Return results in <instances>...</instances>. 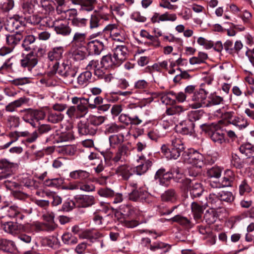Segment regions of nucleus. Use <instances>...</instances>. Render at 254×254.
Masks as SVG:
<instances>
[{
  "instance_id": "1",
  "label": "nucleus",
  "mask_w": 254,
  "mask_h": 254,
  "mask_svg": "<svg viewBox=\"0 0 254 254\" xmlns=\"http://www.w3.org/2000/svg\"><path fill=\"white\" fill-rule=\"evenodd\" d=\"M184 149L185 146L182 139L180 137L176 136L172 137L169 148L165 144L161 147L162 152L169 159H177Z\"/></svg>"
},
{
  "instance_id": "2",
  "label": "nucleus",
  "mask_w": 254,
  "mask_h": 254,
  "mask_svg": "<svg viewBox=\"0 0 254 254\" xmlns=\"http://www.w3.org/2000/svg\"><path fill=\"white\" fill-rule=\"evenodd\" d=\"M56 73L64 78H71L76 74L75 70L71 68L68 61L64 62L61 65H59V62L53 64L48 75L52 76Z\"/></svg>"
},
{
  "instance_id": "3",
  "label": "nucleus",
  "mask_w": 254,
  "mask_h": 254,
  "mask_svg": "<svg viewBox=\"0 0 254 254\" xmlns=\"http://www.w3.org/2000/svg\"><path fill=\"white\" fill-rule=\"evenodd\" d=\"M203 129L206 131L210 132V137L214 142L221 144L225 141L223 131L216 123L204 124Z\"/></svg>"
},
{
  "instance_id": "4",
  "label": "nucleus",
  "mask_w": 254,
  "mask_h": 254,
  "mask_svg": "<svg viewBox=\"0 0 254 254\" xmlns=\"http://www.w3.org/2000/svg\"><path fill=\"white\" fill-rule=\"evenodd\" d=\"M208 92L202 88L196 90L191 96L190 107L192 109L206 107Z\"/></svg>"
},
{
  "instance_id": "5",
  "label": "nucleus",
  "mask_w": 254,
  "mask_h": 254,
  "mask_svg": "<svg viewBox=\"0 0 254 254\" xmlns=\"http://www.w3.org/2000/svg\"><path fill=\"white\" fill-rule=\"evenodd\" d=\"M235 180V174L233 171L227 169L224 172L221 182L210 181V186L213 188H221L232 187Z\"/></svg>"
},
{
  "instance_id": "6",
  "label": "nucleus",
  "mask_w": 254,
  "mask_h": 254,
  "mask_svg": "<svg viewBox=\"0 0 254 254\" xmlns=\"http://www.w3.org/2000/svg\"><path fill=\"white\" fill-rule=\"evenodd\" d=\"M103 31L109 33L114 41L123 42L126 40L125 31L116 24H109L104 28Z\"/></svg>"
},
{
  "instance_id": "7",
  "label": "nucleus",
  "mask_w": 254,
  "mask_h": 254,
  "mask_svg": "<svg viewBox=\"0 0 254 254\" xmlns=\"http://www.w3.org/2000/svg\"><path fill=\"white\" fill-rule=\"evenodd\" d=\"M129 200L133 201H140L150 203L153 201V198L146 190L139 188L137 190H132L128 194Z\"/></svg>"
},
{
  "instance_id": "8",
  "label": "nucleus",
  "mask_w": 254,
  "mask_h": 254,
  "mask_svg": "<svg viewBox=\"0 0 254 254\" xmlns=\"http://www.w3.org/2000/svg\"><path fill=\"white\" fill-rule=\"evenodd\" d=\"M53 130V128L50 125L39 124L37 130L33 132L31 135L26 138V141L28 143L34 142L40 135L51 133Z\"/></svg>"
},
{
  "instance_id": "9",
  "label": "nucleus",
  "mask_w": 254,
  "mask_h": 254,
  "mask_svg": "<svg viewBox=\"0 0 254 254\" xmlns=\"http://www.w3.org/2000/svg\"><path fill=\"white\" fill-rule=\"evenodd\" d=\"M77 207L86 208L95 203V198L91 195L79 194L74 196Z\"/></svg>"
},
{
  "instance_id": "10",
  "label": "nucleus",
  "mask_w": 254,
  "mask_h": 254,
  "mask_svg": "<svg viewBox=\"0 0 254 254\" xmlns=\"http://www.w3.org/2000/svg\"><path fill=\"white\" fill-rule=\"evenodd\" d=\"M77 128L79 133L82 135H93L97 132L96 129L89 123L87 119L80 121L77 124Z\"/></svg>"
},
{
  "instance_id": "11",
  "label": "nucleus",
  "mask_w": 254,
  "mask_h": 254,
  "mask_svg": "<svg viewBox=\"0 0 254 254\" xmlns=\"http://www.w3.org/2000/svg\"><path fill=\"white\" fill-rule=\"evenodd\" d=\"M14 164L5 159L0 160V179L8 178L12 173V169L14 167Z\"/></svg>"
},
{
  "instance_id": "12",
  "label": "nucleus",
  "mask_w": 254,
  "mask_h": 254,
  "mask_svg": "<svg viewBox=\"0 0 254 254\" xmlns=\"http://www.w3.org/2000/svg\"><path fill=\"white\" fill-rule=\"evenodd\" d=\"M53 27L57 34L64 36H69L72 31L71 28L66 22L55 21L53 23Z\"/></svg>"
},
{
  "instance_id": "13",
  "label": "nucleus",
  "mask_w": 254,
  "mask_h": 254,
  "mask_svg": "<svg viewBox=\"0 0 254 254\" xmlns=\"http://www.w3.org/2000/svg\"><path fill=\"white\" fill-rule=\"evenodd\" d=\"M38 62L37 57L33 52L27 54L20 61V64L23 67H27L29 70L35 66Z\"/></svg>"
},
{
  "instance_id": "14",
  "label": "nucleus",
  "mask_w": 254,
  "mask_h": 254,
  "mask_svg": "<svg viewBox=\"0 0 254 254\" xmlns=\"http://www.w3.org/2000/svg\"><path fill=\"white\" fill-rule=\"evenodd\" d=\"M104 47L103 43L98 40H92L87 44L89 53L92 55H99L104 50Z\"/></svg>"
},
{
  "instance_id": "15",
  "label": "nucleus",
  "mask_w": 254,
  "mask_h": 254,
  "mask_svg": "<svg viewBox=\"0 0 254 254\" xmlns=\"http://www.w3.org/2000/svg\"><path fill=\"white\" fill-rule=\"evenodd\" d=\"M194 124L190 121H184L177 126L178 131L184 135H191L194 132Z\"/></svg>"
},
{
  "instance_id": "16",
  "label": "nucleus",
  "mask_w": 254,
  "mask_h": 254,
  "mask_svg": "<svg viewBox=\"0 0 254 254\" xmlns=\"http://www.w3.org/2000/svg\"><path fill=\"white\" fill-rule=\"evenodd\" d=\"M128 49L125 46H118L114 50L113 56L119 65H120L127 58Z\"/></svg>"
},
{
  "instance_id": "17",
  "label": "nucleus",
  "mask_w": 254,
  "mask_h": 254,
  "mask_svg": "<svg viewBox=\"0 0 254 254\" xmlns=\"http://www.w3.org/2000/svg\"><path fill=\"white\" fill-rule=\"evenodd\" d=\"M64 47L63 46L55 47L48 53V59L54 63L59 62L63 56Z\"/></svg>"
},
{
  "instance_id": "18",
  "label": "nucleus",
  "mask_w": 254,
  "mask_h": 254,
  "mask_svg": "<svg viewBox=\"0 0 254 254\" xmlns=\"http://www.w3.org/2000/svg\"><path fill=\"white\" fill-rule=\"evenodd\" d=\"M243 47V44L240 41H236L234 45L232 41L228 40L224 44V48L225 51L229 54L232 55L238 54Z\"/></svg>"
},
{
  "instance_id": "19",
  "label": "nucleus",
  "mask_w": 254,
  "mask_h": 254,
  "mask_svg": "<svg viewBox=\"0 0 254 254\" xmlns=\"http://www.w3.org/2000/svg\"><path fill=\"white\" fill-rule=\"evenodd\" d=\"M129 154V148L125 145H121L119 147L115 156L112 158V160L115 162L125 161L127 157Z\"/></svg>"
},
{
  "instance_id": "20",
  "label": "nucleus",
  "mask_w": 254,
  "mask_h": 254,
  "mask_svg": "<svg viewBox=\"0 0 254 254\" xmlns=\"http://www.w3.org/2000/svg\"><path fill=\"white\" fill-rule=\"evenodd\" d=\"M117 174L121 176L123 180H127L134 173L135 169L127 165L119 166L116 171Z\"/></svg>"
},
{
  "instance_id": "21",
  "label": "nucleus",
  "mask_w": 254,
  "mask_h": 254,
  "mask_svg": "<svg viewBox=\"0 0 254 254\" xmlns=\"http://www.w3.org/2000/svg\"><path fill=\"white\" fill-rule=\"evenodd\" d=\"M5 36L6 44L10 48H12L13 50L23 38L22 34L20 32H16L12 34H6Z\"/></svg>"
},
{
  "instance_id": "22",
  "label": "nucleus",
  "mask_w": 254,
  "mask_h": 254,
  "mask_svg": "<svg viewBox=\"0 0 254 254\" xmlns=\"http://www.w3.org/2000/svg\"><path fill=\"white\" fill-rule=\"evenodd\" d=\"M206 207L204 205V203H202L201 205L199 204L197 202H193L191 204V212L193 216L194 219L198 223L200 222L202 218V215L203 211Z\"/></svg>"
},
{
  "instance_id": "23",
  "label": "nucleus",
  "mask_w": 254,
  "mask_h": 254,
  "mask_svg": "<svg viewBox=\"0 0 254 254\" xmlns=\"http://www.w3.org/2000/svg\"><path fill=\"white\" fill-rule=\"evenodd\" d=\"M203 156L196 151L190 153L188 162L196 167L201 168L203 164Z\"/></svg>"
},
{
  "instance_id": "24",
  "label": "nucleus",
  "mask_w": 254,
  "mask_h": 254,
  "mask_svg": "<svg viewBox=\"0 0 254 254\" xmlns=\"http://www.w3.org/2000/svg\"><path fill=\"white\" fill-rule=\"evenodd\" d=\"M16 250L15 243L10 240L0 239V250L5 253H12Z\"/></svg>"
},
{
  "instance_id": "25",
  "label": "nucleus",
  "mask_w": 254,
  "mask_h": 254,
  "mask_svg": "<svg viewBox=\"0 0 254 254\" xmlns=\"http://www.w3.org/2000/svg\"><path fill=\"white\" fill-rule=\"evenodd\" d=\"M25 116L34 118L37 121L43 120L46 117L45 113L42 110H33L31 108L25 109L20 111Z\"/></svg>"
},
{
  "instance_id": "26",
  "label": "nucleus",
  "mask_w": 254,
  "mask_h": 254,
  "mask_svg": "<svg viewBox=\"0 0 254 254\" xmlns=\"http://www.w3.org/2000/svg\"><path fill=\"white\" fill-rule=\"evenodd\" d=\"M207 202L204 203V205L211 208V209H215L220 208L221 203L218 196V193H210L209 196L206 197Z\"/></svg>"
},
{
  "instance_id": "27",
  "label": "nucleus",
  "mask_w": 254,
  "mask_h": 254,
  "mask_svg": "<svg viewBox=\"0 0 254 254\" xmlns=\"http://www.w3.org/2000/svg\"><path fill=\"white\" fill-rule=\"evenodd\" d=\"M139 159L141 160V164L137 165L135 169V173L138 175H141L147 172L152 166V162L149 160H144L143 156H140Z\"/></svg>"
},
{
  "instance_id": "28",
  "label": "nucleus",
  "mask_w": 254,
  "mask_h": 254,
  "mask_svg": "<svg viewBox=\"0 0 254 254\" xmlns=\"http://www.w3.org/2000/svg\"><path fill=\"white\" fill-rule=\"evenodd\" d=\"M3 230L6 233L15 235L18 234L22 228V226L13 222H7L2 226Z\"/></svg>"
},
{
  "instance_id": "29",
  "label": "nucleus",
  "mask_w": 254,
  "mask_h": 254,
  "mask_svg": "<svg viewBox=\"0 0 254 254\" xmlns=\"http://www.w3.org/2000/svg\"><path fill=\"white\" fill-rule=\"evenodd\" d=\"M92 72L86 71L82 72L77 77V83L81 87H85L91 82Z\"/></svg>"
},
{
  "instance_id": "30",
  "label": "nucleus",
  "mask_w": 254,
  "mask_h": 254,
  "mask_svg": "<svg viewBox=\"0 0 254 254\" xmlns=\"http://www.w3.org/2000/svg\"><path fill=\"white\" fill-rule=\"evenodd\" d=\"M101 64L103 68L107 69L112 67L113 66H119L116 60L115 59L114 56L107 55L102 57L101 60Z\"/></svg>"
},
{
  "instance_id": "31",
  "label": "nucleus",
  "mask_w": 254,
  "mask_h": 254,
  "mask_svg": "<svg viewBox=\"0 0 254 254\" xmlns=\"http://www.w3.org/2000/svg\"><path fill=\"white\" fill-rule=\"evenodd\" d=\"M4 209L7 212V215L10 218H16L22 220L24 217L20 213V208L15 205L7 206Z\"/></svg>"
},
{
  "instance_id": "32",
  "label": "nucleus",
  "mask_w": 254,
  "mask_h": 254,
  "mask_svg": "<svg viewBox=\"0 0 254 254\" xmlns=\"http://www.w3.org/2000/svg\"><path fill=\"white\" fill-rule=\"evenodd\" d=\"M90 176V173L85 170H77L71 172L69 177L73 180L83 181L88 179Z\"/></svg>"
},
{
  "instance_id": "33",
  "label": "nucleus",
  "mask_w": 254,
  "mask_h": 254,
  "mask_svg": "<svg viewBox=\"0 0 254 254\" xmlns=\"http://www.w3.org/2000/svg\"><path fill=\"white\" fill-rule=\"evenodd\" d=\"M21 26H23L19 20L14 18H10L6 20L4 28L6 30L12 32Z\"/></svg>"
},
{
  "instance_id": "34",
  "label": "nucleus",
  "mask_w": 254,
  "mask_h": 254,
  "mask_svg": "<svg viewBox=\"0 0 254 254\" xmlns=\"http://www.w3.org/2000/svg\"><path fill=\"white\" fill-rule=\"evenodd\" d=\"M161 197L163 201L173 202L177 199L178 195L175 190L171 189L163 193Z\"/></svg>"
},
{
  "instance_id": "35",
  "label": "nucleus",
  "mask_w": 254,
  "mask_h": 254,
  "mask_svg": "<svg viewBox=\"0 0 254 254\" xmlns=\"http://www.w3.org/2000/svg\"><path fill=\"white\" fill-rule=\"evenodd\" d=\"M86 34L84 32L74 33L71 43L76 45H83L86 43Z\"/></svg>"
},
{
  "instance_id": "36",
  "label": "nucleus",
  "mask_w": 254,
  "mask_h": 254,
  "mask_svg": "<svg viewBox=\"0 0 254 254\" xmlns=\"http://www.w3.org/2000/svg\"><path fill=\"white\" fill-rule=\"evenodd\" d=\"M87 119L89 120V123L92 124L97 131V127L105 121L107 117L103 116L90 115Z\"/></svg>"
},
{
  "instance_id": "37",
  "label": "nucleus",
  "mask_w": 254,
  "mask_h": 254,
  "mask_svg": "<svg viewBox=\"0 0 254 254\" xmlns=\"http://www.w3.org/2000/svg\"><path fill=\"white\" fill-rule=\"evenodd\" d=\"M35 37L32 35H28L24 38L21 45L23 49L27 52L33 49V44L35 42Z\"/></svg>"
},
{
  "instance_id": "38",
  "label": "nucleus",
  "mask_w": 254,
  "mask_h": 254,
  "mask_svg": "<svg viewBox=\"0 0 254 254\" xmlns=\"http://www.w3.org/2000/svg\"><path fill=\"white\" fill-rule=\"evenodd\" d=\"M125 126L123 125H119L115 123H112L106 125L105 133L106 134L117 133L125 129Z\"/></svg>"
},
{
  "instance_id": "39",
  "label": "nucleus",
  "mask_w": 254,
  "mask_h": 254,
  "mask_svg": "<svg viewBox=\"0 0 254 254\" xmlns=\"http://www.w3.org/2000/svg\"><path fill=\"white\" fill-rule=\"evenodd\" d=\"M97 2V0H82L80 10L91 11L94 9Z\"/></svg>"
},
{
  "instance_id": "40",
  "label": "nucleus",
  "mask_w": 254,
  "mask_h": 254,
  "mask_svg": "<svg viewBox=\"0 0 254 254\" xmlns=\"http://www.w3.org/2000/svg\"><path fill=\"white\" fill-rule=\"evenodd\" d=\"M217 218L216 212L213 209L207 210L204 215V219L208 224L214 223L216 221Z\"/></svg>"
},
{
  "instance_id": "41",
  "label": "nucleus",
  "mask_w": 254,
  "mask_h": 254,
  "mask_svg": "<svg viewBox=\"0 0 254 254\" xmlns=\"http://www.w3.org/2000/svg\"><path fill=\"white\" fill-rule=\"evenodd\" d=\"M190 190L192 196L196 197L201 195L203 191V189L200 183L193 182Z\"/></svg>"
},
{
  "instance_id": "42",
  "label": "nucleus",
  "mask_w": 254,
  "mask_h": 254,
  "mask_svg": "<svg viewBox=\"0 0 254 254\" xmlns=\"http://www.w3.org/2000/svg\"><path fill=\"white\" fill-rule=\"evenodd\" d=\"M252 190L246 179H243L239 185V192L241 195L250 192Z\"/></svg>"
},
{
  "instance_id": "43",
  "label": "nucleus",
  "mask_w": 254,
  "mask_h": 254,
  "mask_svg": "<svg viewBox=\"0 0 254 254\" xmlns=\"http://www.w3.org/2000/svg\"><path fill=\"white\" fill-rule=\"evenodd\" d=\"M102 18L100 14H92L89 19V28L91 30L98 28L101 23L100 21Z\"/></svg>"
},
{
  "instance_id": "44",
  "label": "nucleus",
  "mask_w": 254,
  "mask_h": 254,
  "mask_svg": "<svg viewBox=\"0 0 254 254\" xmlns=\"http://www.w3.org/2000/svg\"><path fill=\"white\" fill-rule=\"evenodd\" d=\"M88 23L87 18L75 17L71 19V23L73 27L77 28H83L87 26Z\"/></svg>"
},
{
  "instance_id": "45",
  "label": "nucleus",
  "mask_w": 254,
  "mask_h": 254,
  "mask_svg": "<svg viewBox=\"0 0 254 254\" xmlns=\"http://www.w3.org/2000/svg\"><path fill=\"white\" fill-rule=\"evenodd\" d=\"M20 118L16 116H9L6 119V125L10 128H14L19 127Z\"/></svg>"
},
{
  "instance_id": "46",
  "label": "nucleus",
  "mask_w": 254,
  "mask_h": 254,
  "mask_svg": "<svg viewBox=\"0 0 254 254\" xmlns=\"http://www.w3.org/2000/svg\"><path fill=\"white\" fill-rule=\"evenodd\" d=\"M222 169L217 166L208 168L207 170V176L210 178H219L221 175Z\"/></svg>"
},
{
  "instance_id": "47",
  "label": "nucleus",
  "mask_w": 254,
  "mask_h": 254,
  "mask_svg": "<svg viewBox=\"0 0 254 254\" xmlns=\"http://www.w3.org/2000/svg\"><path fill=\"white\" fill-rule=\"evenodd\" d=\"M240 152L246 156L254 155V146L250 143H246L240 146Z\"/></svg>"
},
{
  "instance_id": "48",
  "label": "nucleus",
  "mask_w": 254,
  "mask_h": 254,
  "mask_svg": "<svg viewBox=\"0 0 254 254\" xmlns=\"http://www.w3.org/2000/svg\"><path fill=\"white\" fill-rule=\"evenodd\" d=\"M218 194L221 202L222 201L231 202L235 198L232 192L228 191H221L218 192Z\"/></svg>"
},
{
  "instance_id": "49",
  "label": "nucleus",
  "mask_w": 254,
  "mask_h": 254,
  "mask_svg": "<svg viewBox=\"0 0 254 254\" xmlns=\"http://www.w3.org/2000/svg\"><path fill=\"white\" fill-rule=\"evenodd\" d=\"M62 241L64 244L67 245H74L76 244L78 240L69 233H66L62 236Z\"/></svg>"
},
{
  "instance_id": "50",
  "label": "nucleus",
  "mask_w": 254,
  "mask_h": 254,
  "mask_svg": "<svg viewBox=\"0 0 254 254\" xmlns=\"http://www.w3.org/2000/svg\"><path fill=\"white\" fill-rule=\"evenodd\" d=\"M223 101V99L219 96L212 95L207 98L206 107H210L212 106L220 104Z\"/></svg>"
},
{
  "instance_id": "51",
  "label": "nucleus",
  "mask_w": 254,
  "mask_h": 254,
  "mask_svg": "<svg viewBox=\"0 0 254 254\" xmlns=\"http://www.w3.org/2000/svg\"><path fill=\"white\" fill-rule=\"evenodd\" d=\"M64 118V115L60 113H54L51 112L48 116V120L49 122L55 124L57 123Z\"/></svg>"
},
{
  "instance_id": "52",
  "label": "nucleus",
  "mask_w": 254,
  "mask_h": 254,
  "mask_svg": "<svg viewBox=\"0 0 254 254\" xmlns=\"http://www.w3.org/2000/svg\"><path fill=\"white\" fill-rule=\"evenodd\" d=\"M109 142L110 145L115 147V145L122 143L124 141V135L122 134L112 135L109 137Z\"/></svg>"
},
{
  "instance_id": "53",
  "label": "nucleus",
  "mask_w": 254,
  "mask_h": 254,
  "mask_svg": "<svg viewBox=\"0 0 254 254\" xmlns=\"http://www.w3.org/2000/svg\"><path fill=\"white\" fill-rule=\"evenodd\" d=\"M97 193L101 197L106 198L112 197L115 195V192L113 190L108 188H103L100 189Z\"/></svg>"
},
{
  "instance_id": "54",
  "label": "nucleus",
  "mask_w": 254,
  "mask_h": 254,
  "mask_svg": "<svg viewBox=\"0 0 254 254\" xmlns=\"http://www.w3.org/2000/svg\"><path fill=\"white\" fill-rule=\"evenodd\" d=\"M48 196L49 200L51 201L52 205L53 206H57L62 202V198L56 193H50Z\"/></svg>"
},
{
  "instance_id": "55",
  "label": "nucleus",
  "mask_w": 254,
  "mask_h": 254,
  "mask_svg": "<svg viewBox=\"0 0 254 254\" xmlns=\"http://www.w3.org/2000/svg\"><path fill=\"white\" fill-rule=\"evenodd\" d=\"M172 179H173L175 181L177 182L180 183L181 181V180L183 179L184 175L183 173H181L180 169L178 167H173L171 170Z\"/></svg>"
},
{
  "instance_id": "56",
  "label": "nucleus",
  "mask_w": 254,
  "mask_h": 254,
  "mask_svg": "<svg viewBox=\"0 0 254 254\" xmlns=\"http://www.w3.org/2000/svg\"><path fill=\"white\" fill-rule=\"evenodd\" d=\"M232 124L234 126L239 127L240 129L245 128L248 125L247 121L236 116H235L234 119L232 120Z\"/></svg>"
},
{
  "instance_id": "57",
  "label": "nucleus",
  "mask_w": 254,
  "mask_h": 254,
  "mask_svg": "<svg viewBox=\"0 0 254 254\" xmlns=\"http://www.w3.org/2000/svg\"><path fill=\"white\" fill-rule=\"evenodd\" d=\"M20 183L21 185L28 189H32L35 187L36 182L33 179L26 177L20 179Z\"/></svg>"
},
{
  "instance_id": "58",
  "label": "nucleus",
  "mask_w": 254,
  "mask_h": 254,
  "mask_svg": "<svg viewBox=\"0 0 254 254\" xmlns=\"http://www.w3.org/2000/svg\"><path fill=\"white\" fill-rule=\"evenodd\" d=\"M79 189L83 191L92 192L95 190V187L94 185L90 183L79 182Z\"/></svg>"
},
{
  "instance_id": "59",
  "label": "nucleus",
  "mask_w": 254,
  "mask_h": 254,
  "mask_svg": "<svg viewBox=\"0 0 254 254\" xmlns=\"http://www.w3.org/2000/svg\"><path fill=\"white\" fill-rule=\"evenodd\" d=\"M39 5L47 12H50L54 10L51 0H40Z\"/></svg>"
},
{
  "instance_id": "60",
  "label": "nucleus",
  "mask_w": 254,
  "mask_h": 254,
  "mask_svg": "<svg viewBox=\"0 0 254 254\" xmlns=\"http://www.w3.org/2000/svg\"><path fill=\"white\" fill-rule=\"evenodd\" d=\"M76 206V201L67 199L65 201L62 206V210L64 211H69Z\"/></svg>"
},
{
  "instance_id": "61",
  "label": "nucleus",
  "mask_w": 254,
  "mask_h": 254,
  "mask_svg": "<svg viewBox=\"0 0 254 254\" xmlns=\"http://www.w3.org/2000/svg\"><path fill=\"white\" fill-rule=\"evenodd\" d=\"M22 11L24 14H31L34 11V6L31 2H25L22 5Z\"/></svg>"
},
{
  "instance_id": "62",
  "label": "nucleus",
  "mask_w": 254,
  "mask_h": 254,
  "mask_svg": "<svg viewBox=\"0 0 254 254\" xmlns=\"http://www.w3.org/2000/svg\"><path fill=\"white\" fill-rule=\"evenodd\" d=\"M185 110L181 106H174L168 108L166 110V114L168 115L180 114Z\"/></svg>"
},
{
  "instance_id": "63",
  "label": "nucleus",
  "mask_w": 254,
  "mask_h": 254,
  "mask_svg": "<svg viewBox=\"0 0 254 254\" xmlns=\"http://www.w3.org/2000/svg\"><path fill=\"white\" fill-rule=\"evenodd\" d=\"M89 99H85L82 100V102L78 104L77 106L76 109L84 115L86 114L88 112L87 104H88Z\"/></svg>"
},
{
  "instance_id": "64",
  "label": "nucleus",
  "mask_w": 254,
  "mask_h": 254,
  "mask_svg": "<svg viewBox=\"0 0 254 254\" xmlns=\"http://www.w3.org/2000/svg\"><path fill=\"white\" fill-rule=\"evenodd\" d=\"M61 150L64 154L71 156L75 154L76 148L74 145H66L63 146Z\"/></svg>"
}]
</instances>
